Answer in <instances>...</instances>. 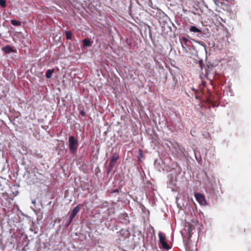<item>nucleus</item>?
I'll return each instance as SVG.
<instances>
[{
	"label": "nucleus",
	"mask_w": 251,
	"mask_h": 251,
	"mask_svg": "<svg viewBox=\"0 0 251 251\" xmlns=\"http://www.w3.org/2000/svg\"><path fill=\"white\" fill-rule=\"evenodd\" d=\"M80 114L83 117H84L85 116V112L83 110H81L80 111Z\"/></svg>",
	"instance_id": "nucleus-14"
},
{
	"label": "nucleus",
	"mask_w": 251,
	"mask_h": 251,
	"mask_svg": "<svg viewBox=\"0 0 251 251\" xmlns=\"http://www.w3.org/2000/svg\"><path fill=\"white\" fill-rule=\"evenodd\" d=\"M2 50L6 53L13 52L14 50L11 47L9 46H6L2 48Z\"/></svg>",
	"instance_id": "nucleus-7"
},
{
	"label": "nucleus",
	"mask_w": 251,
	"mask_h": 251,
	"mask_svg": "<svg viewBox=\"0 0 251 251\" xmlns=\"http://www.w3.org/2000/svg\"><path fill=\"white\" fill-rule=\"evenodd\" d=\"M119 158V156L117 153H114L113 154L111 159L110 160V162L109 164V172H110L115 166V163L116 161Z\"/></svg>",
	"instance_id": "nucleus-5"
},
{
	"label": "nucleus",
	"mask_w": 251,
	"mask_h": 251,
	"mask_svg": "<svg viewBox=\"0 0 251 251\" xmlns=\"http://www.w3.org/2000/svg\"><path fill=\"white\" fill-rule=\"evenodd\" d=\"M194 195L196 200L201 205H206V201L205 199V197L203 195L195 192Z\"/></svg>",
	"instance_id": "nucleus-4"
},
{
	"label": "nucleus",
	"mask_w": 251,
	"mask_h": 251,
	"mask_svg": "<svg viewBox=\"0 0 251 251\" xmlns=\"http://www.w3.org/2000/svg\"><path fill=\"white\" fill-rule=\"evenodd\" d=\"M190 31L194 33H201V31L200 29H198L197 27L193 25L191 26L190 28Z\"/></svg>",
	"instance_id": "nucleus-9"
},
{
	"label": "nucleus",
	"mask_w": 251,
	"mask_h": 251,
	"mask_svg": "<svg viewBox=\"0 0 251 251\" xmlns=\"http://www.w3.org/2000/svg\"><path fill=\"white\" fill-rule=\"evenodd\" d=\"M0 5L2 7H5L6 1L5 0H0Z\"/></svg>",
	"instance_id": "nucleus-13"
},
{
	"label": "nucleus",
	"mask_w": 251,
	"mask_h": 251,
	"mask_svg": "<svg viewBox=\"0 0 251 251\" xmlns=\"http://www.w3.org/2000/svg\"><path fill=\"white\" fill-rule=\"evenodd\" d=\"M66 37L67 39H71L72 38V32L70 31H66L65 33Z\"/></svg>",
	"instance_id": "nucleus-12"
},
{
	"label": "nucleus",
	"mask_w": 251,
	"mask_h": 251,
	"mask_svg": "<svg viewBox=\"0 0 251 251\" xmlns=\"http://www.w3.org/2000/svg\"><path fill=\"white\" fill-rule=\"evenodd\" d=\"M53 73V70H48L46 73V76L48 78H50L52 76V73Z\"/></svg>",
	"instance_id": "nucleus-10"
},
{
	"label": "nucleus",
	"mask_w": 251,
	"mask_h": 251,
	"mask_svg": "<svg viewBox=\"0 0 251 251\" xmlns=\"http://www.w3.org/2000/svg\"><path fill=\"white\" fill-rule=\"evenodd\" d=\"M84 47H90L92 46V43L88 39L85 38L82 40Z\"/></svg>",
	"instance_id": "nucleus-8"
},
{
	"label": "nucleus",
	"mask_w": 251,
	"mask_h": 251,
	"mask_svg": "<svg viewBox=\"0 0 251 251\" xmlns=\"http://www.w3.org/2000/svg\"><path fill=\"white\" fill-rule=\"evenodd\" d=\"M196 98L198 99H199V97L198 96H196Z\"/></svg>",
	"instance_id": "nucleus-18"
},
{
	"label": "nucleus",
	"mask_w": 251,
	"mask_h": 251,
	"mask_svg": "<svg viewBox=\"0 0 251 251\" xmlns=\"http://www.w3.org/2000/svg\"><path fill=\"white\" fill-rule=\"evenodd\" d=\"M194 91H195L196 94H197V92H198V90H195L194 89H193Z\"/></svg>",
	"instance_id": "nucleus-17"
},
{
	"label": "nucleus",
	"mask_w": 251,
	"mask_h": 251,
	"mask_svg": "<svg viewBox=\"0 0 251 251\" xmlns=\"http://www.w3.org/2000/svg\"><path fill=\"white\" fill-rule=\"evenodd\" d=\"M139 152L140 153V155L142 156V151L141 150H139Z\"/></svg>",
	"instance_id": "nucleus-16"
},
{
	"label": "nucleus",
	"mask_w": 251,
	"mask_h": 251,
	"mask_svg": "<svg viewBox=\"0 0 251 251\" xmlns=\"http://www.w3.org/2000/svg\"><path fill=\"white\" fill-rule=\"evenodd\" d=\"M82 206V205L79 204L74 208V209H73V210L71 212L69 221L66 224L67 226H68L71 224V223L73 221V219L75 217L76 215L78 213V212L79 211V210L81 209Z\"/></svg>",
	"instance_id": "nucleus-2"
},
{
	"label": "nucleus",
	"mask_w": 251,
	"mask_h": 251,
	"mask_svg": "<svg viewBox=\"0 0 251 251\" xmlns=\"http://www.w3.org/2000/svg\"><path fill=\"white\" fill-rule=\"evenodd\" d=\"M159 242L161 244L162 247L164 249L169 250L171 247L169 244L166 242V237L165 234L162 232L158 233Z\"/></svg>",
	"instance_id": "nucleus-3"
},
{
	"label": "nucleus",
	"mask_w": 251,
	"mask_h": 251,
	"mask_svg": "<svg viewBox=\"0 0 251 251\" xmlns=\"http://www.w3.org/2000/svg\"><path fill=\"white\" fill-rule=\"evenodd\" d=\"M113 193H118L119 190H118V189H115L114 190H113Z\"/></svg>",
	"instance_id": "nucleus-15"
},
{
	"label": "nucleus",
	"mask_w": 251,
	"mask_h": 251,
	"mask_svg": "<svg viewBox=\"0 0 251 251\" xmlns=\"http://www.w3.org/2000/svg\"><path fill=\"white\" fill-rule=\"evenodd\" d=\"M11 23L12 25L14 26H20L21 25V23L20 21L16 20H12L11 21Z\"/></svg>",
	"instance_id": "nucleus-11"
},
{
	"label": "nucleus",
	"mask_w": 251,
	"mask_h": 251,
	"mask_svg": "<svg viewBox=\"0 0 251 251\" xmlns=\"http://www.w3.org/2000/svg\"><path fill=\"white\" fill-rule=\"evenodd\" d=\"M180 40L181 41V44L182 47L184 49L186 50V49L188 47V42L190 43V42L189 41L188 39H187L185 37H182V38H181Z\"/></svg>",
	"instance_id": "nucleus-6"
},
{
	"label": "nucleus",
	"mask_w": 251,
	"mask_h": 251,
	"mask_svg": "<svg viewBox=\"0 0 251 251\" xmlns=\"http://www.w3.org/2000/svg\"><path fill=\"white\" fill-rule=\"evenodd\" d=\"M78 146V141L73 136L69 138V146L70 152L71 154H74L76 151Z\"/></svg>",
	"instance_id": "nucleus-1"
}]
</instances>
